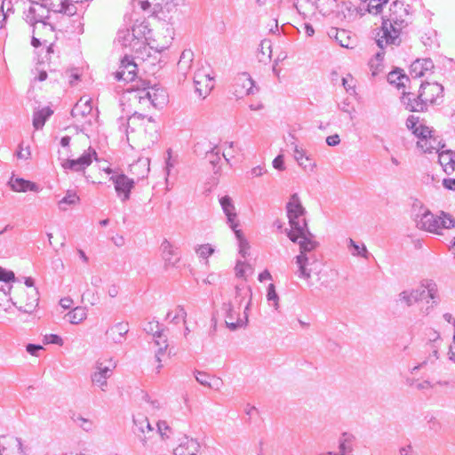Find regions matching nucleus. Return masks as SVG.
<instances>
[{"label":"nucleus","mask_w":455,"mask_h":455,"mask_svg":"<svg viewBox=\"0 0 455 455\" xmlns=\"http://www.w3.org/2000/svg\"><path fill=\"white\" fill-rule=\"evenodd\" d=\"M413 220L419 229L435 235H443V229L455 228V219L451 215L444 212L435 215L421 204L413 205Z\"/></svg>","instance_id":"f257e3e1"},{"label":"nucleus","mask_w":455,"mask_h":455,"mask_svg":"<svg viewBox=\"0 0 455 455\" xmlns=\"http://www.w3.org/2000/svg\"><path fill=\"white\" fill-rule=\"evenodd\" d=\"M443 87L438 83H422L417 99L408 98L407 108L412 112L423 111L427 104H435L443 97Z\"/></svg>","instance_id":"f03ea898"},{"label":"nucleus","mask_w":455,"mask_h":455,"mask_svg":"<svg viewBox=\"0 0 455 455\" xmlns=\"http://www.w3.org/2000/svg\"><path fill=\"white\" fill-rule=\"evenodd\" d=\"M24 15L25 20L33 27V34L41 36L42 33L52 34L53 32V26L46 21L49 13L43 4L32 3Z\"/></svg>","instance_id":"7ed1b4c3"},{"label":"nucleus","mask_w":455,"mask_h":455,"mask_svg":"<svg viewBox=\"0 0 455 455\" xmlns=\"http://www.w3.org/2000/svg\"><path fill=\"white\" fill-rule=\"evenodd\" d=\"M403 23V20L399 21L393 17L382 22L376 34V44L380 50L383 51L387 46L399 45Z\"/></svg>","instance_id":"20e7f679"},{"label":"nucleus","mask_w":455,"mask_h":455,"mask_svg":"<svg viewBox=\"0 0 455 455\" xmlns=\"http://www.w3.org/2000/svg\"><path fill=\"white\" fill-rule=\"evenodd\" d=\"M437 295L438 291L436 284L431 281H426L416 288L401 291L398 295V301L407 307H411L413 304L427 299V297L435 300L437 298ZM433 303H435V301H433Z\"/></svg>","instance_id":"39448f33"},{"label":"nucleus","mask_w":455,"mask_h":455,"mask_svg":"<svg viewBox=\"0 0 455 455\" xmlns=\"http://www.w3.org/2000/svg\"><path fill=\"white\" fill-rule=\"evenodd\" d=\"M287 235L291 242L299 244V253L298 255L320 254L317 251L319 242L309 231L307 226L300 228V229L289 230Z\"/></svg>","instance_id":"423d86ee"},{"label":"nucleus","mask_w":455,"mask_h":455,"mask_svg":"<svg viewBox=\"0 0 455 455\" xmlns=\"http://www.w3.org/2000/svg\"><path fill=\"white\" fill-rule=\"evenodd\" d=\"M320 258V254L297 255L295 257V263L298 267L295 272L297 276L301 279L309 280L312 274L320 272L322 266Z\"/></svg>","instance_id":"0eeeda50"},{"label":"nucleus","mask_w":455,"mask_h":455,"mask_svg":"<svg viewBox=\"0 0 455 455\" xmlns=\"http://www.w3.org/2000/svg\"><path fill=\"white\" fill-rule=\"evenodd\" d=\"M287 216L289 219L290 230L300 229L307 226L305 215V209L301 204L300 199L297 194H293L287 205Z\"/></svg>","instance_id":"6e6552de"},{"label":"nucleus","mask_w":455,"mask_h":455,"mask_svg":"<svg viewBox=\"0 0 455 455\" xmlns=\"http://www.w3.org/2000/svg\"><path fill=\"white\" fill-rule=\"evenodd\" d=\"M97 154L94 149L89 148L78 158H66L59 156V161L61 167L65 172L71 171L75 172H84L85 169L92 163V158L96 157Z\"/></svg>","instance_id":"1a4fd4ad"},{"label":"nucleus","mask_w":455,"mask_h":455,"mask_svg":"<svg viewBox=\"0 0 455 455\" xmlns=\"http://www.w3.org/2000/svg\"><path fill=\"white\" fill-rule=\"evenodd\" d=\"M415 135L419 140L417 147L423 152L431 154L433 152H439L440 148L443 147L441 145V140L434 135V131L429 127L419 128L415 131Z\"/></svg>","instance_id":"9d476101"},{"label":"nucleus","mask_w":455,"mask_h":455,"mask_svg":"<svg viewBox=\"0 0 455 455\" xmlns=\"http://www.w3.org/2000/svg\"><path fill=\"white\" fill-rule=\"evenodd\" d=\"M109 180L112 181L118 198L124 203L128 201L136 184L135 179L124 173H116L109 178Z\"/></svg>","instance_id":"9b49d317"},{"label":"nucleus","mask_w":455,"mask_h":455,"mask_svg":"<svg viewBox=\"0 0 455 455\" xmlns=\"http://www.w3.org/2000/svg\"><path fill=\"white\" fill-rule=\"evenodd\" d=\"M223 309L226 311V324L231 331L246 326L248 323V313L243 310V315H240V309L235 307L233 303H225Z\"/></svg>","instance_id":"f8f14e48"},{"label":"nucleus","mask_w":455,"mask_h":455,"mask_svg":"<svg viewBox=\"0 0 455 455\" xmlns=\"http://www.w3.org/2000/svg\"><path fill=\"white\" fill-rule=\"evenodd\" d=\"M115 366L111 363L108 365L103 362H96L94 371L91 375L93 385L100 388L101 391L108 389V379L112 376Z\"/></svg>","instance_id":"ddd939ff"},{"label":"nucleus","mask_w":455,"mask_h":455,"mask_svg":"<svg viewBox=\"0 0 455 455\" xmlns=\"http://www.w3.org/2000/svg\"><path fill=\"white\" fill-rule=\"evenodd\" d=\"M256 92H258V88L249 74L241 73L235 78L233 93L237 99L254 94Z\"/></svg>","instance_id":"4468645a"},{"label":"nucleus","mask_w":455,"mask_h":455,"mask_svg":"<svg viewBox=\"0 0 455 455\" xmlns=\"http://www.w3.org/2000/svg\"><path fill=\"white\" fill-rule=\"evenodd\" d=\"M195 92L198 97L204 99L213 88L212 77L204 69H199L194 76Z\"/></svg>","instance_id":"2eb2a0df"},{"label":"nucleus","mask_w":455,"mask_h":455,"mask_svg":"<svg viewBox=\"0 0 455 455\" xmlns=\"http://www.w3.org/2000/svg\"><path fill=\"white\" fill-rule=\"evenodd\" d=\"M219 201L226 216L228 226L232 230L237 229L240 223L233 199L229 196H221Z\"/></svg>","instance_id":"dca6fc26"},{"label":"nucleus","mask_w":455,"mask_h":455,"mask_svg":"<svg viewBox=\"0 0 455 455\" xmlns=\"http://www.w3.org/2000/svg\"><path fill=\"white\" fill-rule=\"evenodd\" d=\"M137 75V64L132 59L125 55L121 60L118 70L115 73L117 81L132 82Z\"/></svg>","instance_id":"f3484780"},{"label":"nucleus","mask_w":455,"mask_h":455,"mask_svg":"<svg viewBox=\"0 0 455 455\" xmlns=\"http://www.w3.org/2000/svg\"><path fill=\"white\" fill-rule=\"evenodd\" d=\"M133 433L140 440L143 446L147 445V439L149 437V434L154 431L153 427L149 423L147 417L140 416L133 418Z\"/></svg>","instance_id":"a211bd4d"},{"label":"nucleus","mask_w":455,"mask_h":455,"mask_svg":"<svg viewBox=\"0 0 455 455\" xmlns=\"http://www.w3.org/2000/svg\"><path fill=\"white\" fill-rule=\"evenodd\" d=\"M245 301L244 310L248 311L251 302V289L244 283H241L235 285V295L233 301L235 307L241 309L242 304Z\"/></svg>","instance_id":"6ab92c4d"},{"label":"nucleus","mask_w":455,"mask_h":455,"mask_svg":"<svg viewBox=\"0 0 455 455\" xmlns=\"http://www.w3.org/2000/svg\"><path fill=\"white\" fill-rule=\"evenodd\" d=\"M200 443L196 439L184 436L173 450V455H197L200 451Z\"/></svg>","instance_id":"aec40b11"},{"label":"nucleus","mask_w":455,"mask_h":455,"mask_svg":"<svg viewBox=\"0 0 455 455\" xmlns=\"http://www.w3.org/2000/svg\"><path fill=\"white\" fill-rule=\"evenodd\" d=\"M129 331V324L127 322H118L110 326L106 331V336L108 340L116 344H122Z\"/></svg>","instance_id":"412c9836"},{"label":"nucleus","mask_w":455,"mask_h":455,"mask_svg":"<svg viewBox=\"0 0 455 455\" xmlns=\"http://www.w3.org/2000/svg\"><path fill=\"white\" fill-rule=\"evenodd\" d=\"M356 445L355 436L347 432H344L338 440V451L335 455H354Z\"/></svg>","instance_id":"4be33fe9"},{"label":"nucleus","mask_w":455,"mask_h":455,"mask_svg":"<svg viewBox=\"0 0 455 455\" xmlns=\"http://www.w3.org/2000/svg\"><path fill=\"white\" fill-rule=\"evenodd\" d=\"M160 250L165 267H175L178 264L180 261V256L177 249L171 243V242L164 239L160 245Z\"/></svg>","instance_id":"5701e85b"},{"label":"nucleus","mask_w":455,"mask_h":455,"mask_svg":"<svg viewBox=\"0 0 455 455\" xmlns=\"http://www.w3.org/2000/svg\"><path fill=\"white\" fill-rule=\"evenodd\" d=\"M43 4L50 12L65 13L72 16L76 12V7L69 4L68 0H42Z\"/></svg>","instance_id":"b1692460"},{"label":"nucleus","mask_w":455,"mask_h":455,"mask_svg":"<svg viewBox=\"0 0 455 455\" xmlns=\"http://www.w3.org/2000/svg\"><path fill=\"white\" fill-rule=\"evenodd\" d=\"M92 100L87 97H82L74 106L71 115L77 122L82 123V119L92 116Z\"/></svg>","instance_id":"393cba45"},{"label":"nucleus","mask_w":455,"mask_h":455,"mask_svg":"<svg viewBox=\"0 0 455 455\" xmlns=\"http://www.w3.org/2000/svg\"><path fill=\"white\" fill-rule=\"evenodd\" d=\"M150 160L148 157H140L130 165V172L136 183L148 177L149 172Z\"/></svg>","instance_id":"a878e982"},{"label":"nucleus","mask_w":455,"mask_h":455,"mask_svg":"<svg viewBox=\"0 0 455 455\" xmlns=\"http://www.w3.org/2000/svg\"><path fill=\"white\" fill-rule=\"evenodd\" d=\"M330 38L334 39L341 47L353 48L355 39L351 36V32L346 29H339L337 28H331L328 30Z\"/></svg>","instance_id":"bb28decb"},{"label":"nucleus","mask_w":455,"mask_h":455,"mask_svg":"<svg viewBox=\"0 0 455 455\" xmlns=\"http://www.w3.org/2000/svg\"><path fill=\"white\" fill-rule=\"evenodd\" d=\"M434 68V63L431 59H418L413 61L410 68V74L412 77L418 78L424 76L427 72Z\"/></svg>","instance_id":"cd10ccee"},{"label":"nucleus","mask_w":455,"mask_h":455,"mask_svg":"<svg viewBox=\"0 0 455 455\" xmlns=\"http://www.w3.org/2000/svg\"><path fill=\"white\" fill-rule=\"evenodd\" d=\"M150 98L148 100V106H153L156 108H163L168 101V95L164 89L156 86L149 87Z\"/></svg>","instance_id":"c85d7f7f"},{"label":"nucleus","mask_w":455,"mask_h":455,"mask_svg":"<svg viewBox=\"0 0 455 455\" xmlns=\"http://www.w3.org/2000/svg\"><path fill=\"white\" fill-rule=\"evenodd\" d=\"M294 158L298 164L306 172H313L316 167L315 163L312 160L309 156L306 155L303 148L295 146L294 148Z\"/></svg>","instance_id":"c756f323"},{"label":"nucleus","mask_w":455,"mask_h":455,"mask_svg":"<svg viewBox=\"0 0 455 455\" xmlns=\"http://www.w3.org/2000/svg\"><path fill=\"white\" fill-rule=\"evenodd\" d=\"M8 184L11 187L12 190L15 192L39 191V188L36 183L24 180L22 178H14L12 176L10 179Z\"/></svg>","instance_id":"7c9ffc66"},{"label":"nucleus","mask_w":455,"mask_h":455,"mask_svg":"<svg viewBox=\"0 0 455 455\" xmlns=\"http://www.w3.org/2000/svg\"><path fill=\"white\" fill-rule=\"evenodd\" d=\"M0 455H25L21 440L18 437L8 436Z\"/></svg>","instance_id":"2f4dec72"},{"label":"nucleus","mask_w":455,"mask_h":455,"mask_svg":"<svg viewBox=\"0 0 455 455\" xmlns=\"http://www.w3.org/2000/svg\"><path fill=\"white\" fill-rule=\"evenodd\" d=\"M438 153V161L443 171L447 174H451L455 171V152L444 150Z\"/></svg>","instance_id":"473e14b6"},{"label":"nucleus","mask_w":455,"mask_h":455,"mask_svg":"<svg viewBox=\"0 0 455 455\" xmlns=\"http://www.w3.org/2000/svg\"><path fill=\"white\" fill-rule=\"evenodd\" d=\"M196 379L202 386L214 390H220L222 386V380L215 376H211L205 372L196 371Z\"/></svg>","instance_id":"72a5a7b5"},{"label":"nucleus","mask_w":455,"mask_h":455,"mask_svg":"<svg viewBox=\"0 0 455 455\" xmlns=\"http://www.w3.org/2000/svg\"><path fill=\"white\" fill-rule=\"evenodd\" d=\"M194 60V52L190 49H186L181 52L178 61V70L184 77L190 70Z\"/></svg>","instance_id":"f704fd0d"},{"label":"nucleus","mask_w":455,"mask_h":455,"mask_svg":"<svg viewBox=\"0 0 455 455\" xmlns=\"http://www.w3.org/2000/svg\"><path fill=\"white\" fill-rule=\"evenodd\" d=\"M158 339L155 340V344L159 347L155 354V359L157 363V365L156 366V373H159L163 368L162 357L165 355L168 347L167 336H158Z\"/></svg>","instance_id":"c9c22d12"},{"label":"nucleus","mask_w":455,"mask_h":455,"mask_svg":"<svg viewBox=\"0 0 455 455\" xmlns=\"http://www.w3.org/2000/svg\"><path fill=\"white\" fill-rule=\"evenodd\" d=\"M347 249L352 256L354 257H362L366 259L370 257V252L368 251L365 244L363 243H356L352 238H348L347 240Z\"/></svg>","instance_id":"e433bc0d"},{"label":"nucleus","mask_w":455,"mask_h":455,"mask_svg":"<svg viewBox=\"0 0 455 455\" xmlns=\"http://www.w3.org/2000/svg\"><path fill=\"white\" fill-rule=\"evenodd\" d=\"M53 114V111L46 107L43 108L33 114V126L36 130H40L44 127L46 120Z\"/></svg>","instance_id":"4c0bfd02"},{"label":"nucleus","mask_w":455,"mask_h":455,"mask_svg":"<svg viewBox=\"0 0 455 455\" xmlns=\"http://www.w3.org/2000/svg\"><path fill=\"white\" fill-rule=\"evenodd\" d=\"M187 312L181 306H177L171 309L166 315V320L169 323L178 324L180 323H186Z\"/></svg>","instance_id":"58836bf2"},{"label":"nucleus","mask_w":455,"mask_h":455,"mask_svg":"<svg viewBox=\"0 0 455 455\" xmlns=\"http://www.w3.org/2000/svg\"><path fill=\"white\" fill-rule=\"evenodd\" d=\"M80 202V197L74 190H68L65 196L58 202V206L60 211H67V206H75Z\"/></svg>","instance_id":"ea45409f"},{"label":"nucleus","mask_w":455,"mask_h":455,"mask_svg":"<svg viewBox=\"0 0 455 455\" xmlns=\"http://www.w3.org/2000/svg\"><path fill=\"white\" fill-rule=\"evenodd\" d=\"M272 56V43L268 39H264L259 44L258 52V60L259 62L267 63L271 60Z\"/></svg>","instance_id":"a19ab883"},{"label":"nucleus","mask_w":455,"mask_h":455,"mask_svg":"<svg viewBox=\"0 0 455 455\" xmlns=\"http://www.w3.org/2000/svg\"><path fill=\"white\" fill-rule=\"evenodd\" d=\"M143 330L154 337V341L158 339V336H166L164 330L157 321H148L144 323Z\"/></svg>","instance_id":"79ce46f5"},{"label":"nucleus","mask_w":455,"mask_h":455,"mask_svg":"<svg viewBox=\"0 0 455 455\" xmlns=\"http://www.w3.org/2000/svg\"><path fill=\"white\" fill-rule=\"evenodd\" d=\"M134 28L129 29L124 28L118 31L117 34V41L120 43L123 46L127 47L132 44L133 41L137 38L134 33Z\"/></svg>","instance_id":"37998d69"},{"label":"nucleus","mask_w":455,"mask_h":455,"mask_svg":"<svg viewBox=\"0 0 455 455\" xmlns=\"http://www.w3.org/2000/svg\"><path fill=\"white\" fill-rule=\"evenodd\" d=\"M408 80V76L403 74L401 70H394L387 75V81L392 84H395L397 88L403 87Z\"/></svg>","instance_id":"c03bdc74"},{"label":"nucleus","mask_w":455,"mask_h":455,"mask_svg":"<svg viewBox=\"0 0 455 455\" xmlns=\"http://www.w3.org/2000/svg\"><path fill=\"white\" fill-rule=\"evenodd\" d=\"M235 235V238L238 242V246H239V253L241 254V256L243 258H246L247 254H248V251H249V243L247 242V240L245 239V237L243 236V234L242 232L241 229H235V230H233Z\"/></svg>","instance_id":"a18cd8bd"},{"label":"nucleus","mask_w":455,"mask_h":455,"mask_svg":"<svg viewBox=\"0 0 455 455\" xmlns=\"http://www.w3.org/2000/svg\"><path fill=\"white\" fill-rule=\"evenodd\" d=\"M67 316L71 323L77 324L86 318V312L84 308L77 307L68 312Z\"/></svg>","instance_id":"49530a36"},{"label":"nucleus","mask_w":455,"mask_h":455,"mask_svg":"<svg viewBox=\"0 0 455 455\" xmlns=\"http://www.w3.org/2000/svg\"><path fill=\"white\" fill-rule=\"evenodd\" d=\"M235 275L240 278L246 279L248 275L252 274V267L251 265L242 260H237L235 267Z\"/></svg>","instance_id":"de8ad7c7"},{"label":"nucleus","mask_w":455,"mask_h":455,"mask_svg":"<svg viewBox=\"0 0 455 455\" xmlns=\"http://www.w3.org/2000/svg\"><path fill=\"white\" fill-rule=\"evenodd\" d=\"M38 293L36 290L35 289L33 291V294L28 298L27 303L24 306L20 307V310L25 312V313H31L34 311V309L38 305Z\"/></svg>","instance_id":"09e8293b"},{"label":"nucleus","mask_w":455,"mask_h":455,"mask_svg":"<svg viewBox=\"0 0 455 455\" xmlns=\"http://www.w3.org/2000/svg\"><path fill=\"white\" fill-rule=\"evenodd\" d=\"M157 433L163 440L169 439L172 435V428L166 420H158L156 423Z\"/></svg>","instance_id":"8fccbe9b"},{"label":"nucleus","mask_w":455,"mask_h":455,"mask_svg":"<svg viewBox=\"0 0 455 455\" xmlns=\"http://www.w3.org/2000/svg\"><path fill=\"white\" fill-rule=\"evenodd\" d=\"M72 419L79 427H81L83 430L86 432H90L93 428V422L91 419H85L81 415H74L72 417Z\"/></svg>","instance_id":"3c124183"},{"label":"nucleus","mask_w":455,"mask_h":455,"mask_svg":"<svg viewBox=\"0 0 455 455\" xmlns=\"http://www.w3.org/2000/svg\"><path fill=\"white\" fill-rule=\"evenodd\" d=\"M134 98L142 105L148 106V100L150 98L149 87L134 90Z\"/></svg>","instance_id":"603ef678"},{"label":"nucleus","mask_w":455,"mask_h":455,"mask_svg":"<svg viewBox=\"0 0 455 455\" xmlns=\"http://www.w3.org/2000/svg\"><path fill=\"white\" fill-rule=\"evenodd\" d=\"M196 254L202 259H208L214 252V248L209 244H201L196 249Z\"/></svg>","instance_id":"864d4df0"},{"label":"nucleus","mask_w":455,"mask_h":455,"mask_svg":"<svg viewBox=\"0 0 455 455\" xmlns=\"http://www.w3.org/2000/svg\"><path fill=\"white\" fill-rule=\"evenodd\" d=\"M267 299L268 300V302L275 308L277 309L278 308V300H279V298H278V295L275 291V285L274 284H269L268 287H267Z\"/></svg>","instance_id":"5fc2aeb1"},{"label":"nucleus","mask_w":455,"mask_h":455,"mask_svg":"<svg viewBox=\"0 0 455 455\" xmlns=\"http://www.w3.org/2000/svg\"><path fill=\"white\" fill-rule=\"evenodd\" d=\"M436 359H438V350L435 347H434L433 351L429 354L428 357L426 360L411 368V373L416 372L418 370L427 365L428 362L433 363Z\"/></svg>","instance_id":"6e6d98bb"},{"label":"nucleus","mask_w":455,"mask_h":455,"mask_svg":"<svg viewBox=\"0 0 455 455\" xmlns=\"http://www.w3.org/2000/svg\"><path fill=\"white\" fill-rule=\"evenodd\" d=\"M225 148L222 152V156L225 158V160L228 163L230 158L235 157V143L233 141L230 142H225L224 143Z\"/></svg>","instance_id":"4d7b16f0"},{"label":"nucleus","mask_w":455,"mask_h":455,"mask_svg":"<svg viewBox=\"0 0 455 455\" xmlns=\"http://www.w3.org/2000/svg\"><path fill=\"white\" fill-rule=\"evenodd\" d=\"M267 169L264 164L257 165L253 168H251L248 172L247 175L249 178H259L267 173Z\"/></svg>","instance_id":"13d9d810"},{"label":"nucleus","mask_w":455,"mask_h":455,"mask_svg":"<svg viewBox=\"0 0 455 455\" xmlns=\"http://www.w3.org/2000/svg\"><path fill=\"white\" fill-rule=\"evenodd\" d=\"M418 123H419V118L415 117L414 116H409L408 119L406 120L407 127L410 130H412V132L414 134H415V131L418 130L419 128H426L427 127V126L422 125V124H419L418 125Z\"/></svg>","instance_id":"bf43d9fd"},{"label":"nucleus","mask_w":455,"mask_h":455,"mask_svg":"<svg viewBox=\"0 0 455 455\" xmlns=\"http://www.w3.org/2000/svg\"><path fill=\"white\" fill-rule=\"evenodd\" d=\"M44 340L47 344H55V345H59V346L63 345L62 339L59 335H56V334L45 335L44 338Z\"/></svg>","instance_id":"052dcab7"},{"label":"nucleus","mask_w":455,"mask_h":455,"mask_svg":"<svg viewBox=\"0 0 455 455\" xmlns=\"http://www.w3.org/2000/svg\"><path fill=\"white\" fill-rule=\"evenodd\" d=\"M14 273L0 267V281L8 283L14 280Z\"/></svg>","instance_id":"680f3d73"},{"label":"nucleus","mask_w":455,"mask_h":455,"mask_svg":"<svg viewBox=\"0 0 455 455\" xmlns=\"http://www.w3.org/2000/svg\"><path fill=\"white\" fill-rule=\"evenodd\" d=\"M273 167L278 171H283L285 169L284 160L283 155H278L272 162Z\"/></svg>","instance_id":"e2e57ef3"},{"label":"nucleus","mask_w":455,"mask_h":455,"mask_svg":"<svg viewBox=\"0 0 455 455\" xmlns=\"http://www.w3.org/2000/svg\"><path fill=\"white\" fill-rule=\"evenodd\" d=\"M165 32H166V36H168V39L166 40V42L164 44L159 46V49H158L159 52H161V51H163L164 49H167L169 47V45L172 44V41L173 39V36H172L173 30H172V28H165Z\"/></svg>","instance_id":"0e129e2a"},{"label":"nucleus","mask_w":455,"mask_h":455,"mask_svg":"<svg viewBox=\"0 0 455 455\" xmlns=\"http://www.w3.org/2000/svg\"><path fill=\"white\" fill-rule=\"evenodd\" d=\"M369 12L379 13L382 10V3L373 2V0H370V3L368 4Z\"/></svg>","instance_id":"69168bd1"},{"label":"nucleus","mask_w":455,"mask_h":455,"mask_svg":"<svg viewBox=\"0 0 455 455\" xmlns=\"http://www.w3.org/2000/svg\"><path fill=\"white\" fill-rule=\"evenodd\" d=\"M342 85L347 92L354 91L355 85L353 84V78L350 76L342 78Z\"/></svg>","instance_id":"338daca9"},{"label":"nucleus","mask_w":455,"mask_h":455,"mask_svg":"<svg viewBox=\"0 0 455 455\" xmlns=\"http://www.w3.org/2000/svg\"><path fill=\"white\" fill-rule=\"evenodd\" d=\"M427 425H428V428L435 431V432H437L441 429V423L439 422V420H437L435 418L432 417L428 422H427Z\"/></svg>","instance_id":"774afa93"}]
</instances>
